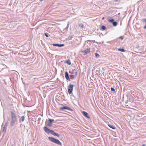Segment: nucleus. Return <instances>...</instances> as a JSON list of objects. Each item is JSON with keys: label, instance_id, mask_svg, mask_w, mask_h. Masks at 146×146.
<instances>
[{"label": "nucleus", "instance_id": "18", "mask_svg": "<svg viewBox=\"0 0 146 146\" xmlns=\"http://www.w3.org/2000/svg\"><path fill=\"white\" fill-rule=\"evenodd\" d=\"M54 120L51 119H49L48 120V121L50 123H51Z\"/></svg>", "mask_w": 146, "mask_h": 146}, {"label": "nucleus", "instance_id": "7", "mask_svg": "<svg viewBox=\"0 0 146 146\" xmlns=\"http://www.w3.org/2000/svg\"><path fill=\"white\" fill-rule=\"evenodd\" d=\"M65 76L66 80L70 81V80L69 77V74L67 72H66L65 73Z\"/></svg>", "mask_w": 146, "mask_h": 146}, {"label": "nucleus", "instance_id": "33", "mask_svg": "<svg viewBox=\"0 0 146 146\" xmlns=\"http://www.w3.org/2000/svg\"><path fill=\"white\" fill-rule=\"evenodd\" d=\"M144 28L146 29V25H145L144 27Z\"/></svg>", "mask_w": 146, "mask_h": 146}, {"label": "nucleus", "instance_id": "3", "mask_svg": "<svg viewBox=\"0 0 146 146\" xmlns=\"http://www.w3.org/2000/svg\"><path fill=\"white\" fill-rule=\"evenodd\" d=\"M73 87L74 85L72 84H70L68 86V91L69 94L72 93Z\"/></svg>", "mask_w": 146, "mask_h": 146}, {"label": "nucleus", "instance_id": "28", "mask_svg": "<svg viewBox=\"0 0 146 146\" xmlns=\"http://www.w3.org/2000/svg\"><path fill=\"white\" fill-rule=\"evenodd\" d=\"M5 128V127H3V130H2V132H4V131H5V128Z\"/></svg>", "mask_w": 146, "mask_h": 146}, {"label": "nucleus", "instance_id": "20", "mask_svg": "<svg viewBox=\"0 0 146 146\" xmlns=\"http://www.w3.org/2000/svg\"><path fill=\"white\" fill-rule=\"evenodd\" d=\"M108 21L112 23L114 21V19H109Z\"/></svg>", "mask_w": 146, "mask_h": 146}, {"label": "nucleus", "instance_id": "29", "mask_svg": "<svg viewBox=\"0 0 146 146\" xmlns=\"http://www.w3.org/2000/svg\"><path fill=\"white\" fill-rule=\"evenodd\" d=\"M142 21L143 22L146 23V19H143Z\"/></svg>", "mask_w": 146, "mask_h": 146}, {"label": "nucleus", "instance_id": "31", "mask_svg": "<svg viewBox=\"0 0 146 146\" xmlns=\"http://www.w3.org/2000/svg\"><path fill=\"white\" fill-rule=\"evenodd\" d=\"M119 38L121 40H122L123 39V37L122 36H120L119 37Z\"/></svg>", "mask_w": 146, "mask_h": 146}, {"label": "nucleus", "instance_id": "24", "mask_svg": "<svg viewBox=\"0 0 146 146\" xmlns=\"http://www.w3.org/2000/svg\"><path fill=\"white\" fill-rule=\"evenodd\" d=\"M111 90L112 92H115V89L112 87H111Z\"/></svg>", "mask_w": 146, "mask_h": 146}, {"label": "nucleus", "instance_id": "30", "mask_svg": "<svg viewBox=\"0 0 146 146\" xmlns=\"http://www.w3.org/2000/svg\"><path fill=\"white\" fill-rule=\"evenodd\" d=\"M50 123H48L47 125V126H51V125H50Z\"/></svg>", "mask_w": 146, "mask_h": 146}, {"label": "nucleus", "instance_id": "14", "mask_svg": "<svg viewBox=\"0 0 146 146\" xmlns=\"http://www.w3.org/2000/svg\"><path fill=\"white\" fill-rule=\"evenodd\" d=\"M118 50L119 51L123 52H124L125 51L124 49L123 48H119L118 49Z\"/></svg>", "mask_w": 146, "mask_h": 146}, {"label": "nucleus", "instance_id": "19", "mask_svg": "<svg viewBox=\"0 0 146 146\" xmlns=\"http://www.w3.org/2000/svg\"><path fill=\"white\" fill-rule=\"evenodd\" d=\"M95 55L96 57L97 58H98L100 56V55L97 53H96L95 54Z\"/></svg>", "mask_w": 146, "mask_h": 146}, {"label": "nucleus", "instance_id": "10", "mask_svg": "<svg viewBox=\"0 0 146 146\" xmlns=\"http://www.w3.org/2000/svg\"><path fill=\"white\" fill-rule=\"evenodd\" d=\"M54 46H58V47H62L64 46V45L63 44H53Z\"/></svg>", "mask_w": 146, "mask_h": 146}, {"label": "nucleus", "instance_id": "16", "mask_svg": "<svg viewBox=\"0 0 146 146\" xmlns=\"http://www.w3.org/2000/svg\"><path fill=\"white\" fill-rule=\"evenodd\" d=\"M72 38H73V36L71 35L70 36L68 37V38H66V40H71Z\"/></svg>", "mask_w": 146, "mask_h": 146}, {"label": "nucleus", "instance_id": "11", "mask_svg": "<svg viewBox=\"0 0 146 146\" xmlns=\"http://www.w3.org/2000/svg\"><path fill=\"white\" fill-rule=\"evenodd\" d=\"M72 74L76 75V76L77 74V71L76 69H73Z\"/></svg>", "mask_w": 146, "mask_h": 146}, {"label": "nucleus", "instance_id": "15", "mask_svg": "<svg viewBox=\"0 0 146 146\" xmlns=\"http://www.w3.org/2000/svg\"><path fill=\"white\" fill-rule=\"evenodd\" d=\"M112 23L114 27L116 26L117 25V23L116 21H114Z\"/></svg>", "mask_w": 146, "mask_h": 146}, {"label": "nucleus", "instance_id": "2", "mask_svg": "<svg viewBox=\"0 0 146 146\" xmlns=\"http://www.w3.org/2000/svg\"><path fill=\"white\" fill-rule=\"evenodd\" d=\"M49 141L56 144L58 145H61V142L58 139H56L54 137H49L48 138Z\"/></svg>", "mask_w": 146, "mask_h": 146}, {"label": "nucleus", "instance_id": "9", "mask_svg": "<svg viewBox=\"0 0 146 146\" xmlns=\"http://www.w3.org/2000/svg\"><path fill=\"white\" fill-rule=\"evenodd\" d=\"M50 133L54 136H56L58 137H59L60 136V135L56 133L53 130H52Z\"/></svg>", "mask_w": 146, "mask_h": 146}, {"label": "nucleus", "instance_id": "8", "mask_svg": "<svg viewBox=\"0 0 146 146\" xmlns=\"http://www.w3.org/2000/svg\"><path fill=\"white\" fill-rule=\"evenodd\" d=\"M82 114L86 117L90 119V117L89 116L88 113L85 111H83L82 112Z\"/></svg>", "mask_w": 146, "mask_h": 146}, {"label": "nucleus", "instance_id": "12", "mask_svg": "<svg viewBox=\"0 0 146 146\" xmlns=\"http://www.w3.org/2000/svg\"><path fill=\"white\" fill-rule=\"evenodd\" d=\"M108 125L109 127L113 129H116V127L115 126L113 125H111L110 124H108Z\"/></svg>", "mask_w": 146, "mask_h": 146}, {"label": "nucleus", "instance_id": "4", "mask_svg": "<svg viewBox=\"0 0 146 146\" xmlns=\"http://www.w3.org/2000/svg\"><path fill=\"white\" fill-rule=\"evenodd\" d=\"M59 109L61 110H68L71 111H73V110L70 108L66 106L60 107Z\"/></svg>", "mask_w": 146, "mask_h": 146}, {"label": "nucleus", "instance_id": "6", "mask_svg": "<svg viewBox=\"0 0 146 146\" xmlns=\"http://www.w3.org/2000/svg\"><path fill=\"white\" fill-rule=\"evenodd\" d=\"M90 48H87L86 49L82 51V52L84 53V55H86L90 52Z\"/></svg>", "mask_w": 146, "mask_h": 146}, {"label": "nucleus", "instance_id": "5", "mask_svg": "<svg viewBox=\"0 0 146 146\" xmlns=\"http://www.w3.org/2000/svg\"><path fill=\"white\" fill-rule=\"evenodd\" d=\"M44 129L45 131L48 133H51V132L52 130L48 129L47 127L46 126H45L44 127Z\"/></svg>", "mask_w": 146, "mask_h": 146}, {"label": "nucleus", "instance_id": "17", "mask_svg": "<svg viewBox=\"0 0 146 146\" xmlns=\"http://www.w3.org/2000/svg\"><path fill=\"white\" fill-rule=\"evenodd\" d=\"M101 29L102 30H104L106 29V27L104 25H102L101 27Z\"/></svg>", "mask_w": 146, "mask_h": 146}, {"label": "nucleus", "instance_id": "34", "mask_svg": "<svg viewBox=\"0 0 146 146\" xmlns=\"http://www.w3.org/2000/svg\"><path fill=\"white\" fill-rule=\"evenodd\" d=\"M113 0L115 1V2H117L118 1V0Z\"/></svg>", "mask_w": 146, "mask_h": 146}, {"label": "nucleus", "instance_id": "25", "mask_svg": "<svg viewBox=\"0 0 146 146\" xmlns=\"http://www.w3.org/2000/svg\"><path fill=\"white\" fill-rule=\"evenodd\" d=\"M44 35L47 37H49V36H48L47 33H44Z\"/></svg>", "mask_w": 146, "mask_h": 146}, {"label": "nucleus", "instance_id": "22", "mask_svg": "<svg viewBox=\"0 0 146 146\" xmlns=\"http://www.w3.org/2000/svg\"><path fill=\"white\" fill-rule=\"evenodd\" d=\"M79 26L81 27L82 29H83L84 27V26L82 23L80 24L79 25Z\"/></svg>", "mask_w": 146, "mask_h": 146}, {"label": "nucleus", "instance_id": "37", "mask_svg": "<svg viewBox=\"0 0 146 146\" xmlns=\"http://www.w3.org/2000/svg\"><path fill=\"white\" fill-rule=\"evenodd\" d=\"M104 17H103V18L102 19H104Z\"/></svg>", "mask_w": 146, "mask_h": 146}, {"label": "nucleus", "instance_id": "21", "mask_svg": "<svg viewBox=\"0 0 146 146\" xmlns=\"http://www.w3.org/2000/svg\"><path fill=\"white\" fill-rule=\"evenodd\" d=\"M21 119L22 122H23L25 120V117L24 116H22L21 117Z\"/></svg>", "mask_w": 146, "mask_h": 146}, {"label": "nucleus", "instance_id": "23", "mask_svg": "<svg viewBox=\"0 0 146 146\" xmlns=\"http://www.w3.org/2000/svg\"><path fill=\"white\" fill-rule=\"evenodd\" d=\"M76 75H75L74 74H73V75H70V77L72 78H74V77H76Z\"/></svg>", "mask_w": 146, "mask_h": 146}, {"label": "nucleus", "instance_id": "35", "mask_svg": "<svg viewBox=\"0 0 146 146\" xmlns=\"http://www.w3.org/2000/svg\"><path fill=\"white\" fill-rule=\"evenodd\" d=\"M142 146H145V144H143L142 145Z\"/></svg>", "mask_w": 146, "mask_h": 146}, {"label": "nucleus", "instance_id": "32", "mask_svg": "<svg viewBox=\"0 0 146 146\" xmlns=\"http://www.w3.org/2000/svg\"><path fill=\"white\" fill-rule=\"evenodd\" d=\"M96 72H98V73H99V74H100V70H97L96 71Z\"/></svg>", "mask_w": 146, "mask_h": 146}, {"label": "nucleus", "instance_id": "27", "mask_svg": "<svg viewBox=\"0 0 146 146\" xmlns=\"http://www.w3.org/2000/svg\"><path fill=\"white\" fill-rule=\"evenodd\" d=\"M69 22H68V23L67 24V27H66V28H65V29H67L68 28V27H69Z\"/></svg>", "mask_w": 146, "mask_h": 146}, {"label": "nucleus", "instance_id": "36", "mask_svg": "<svg viewBox=\"0 0 146 146\" xmlns=\"http://www.w3.org/2000/svg\"><path fill=\"white\" fill-rule=\"evenodd\" d=\"M43 0H40V1L41 2V1H42Z\"/></svg>", "mask_w": 146, "mask_h": 146}, {"label": "nucleus", "instance_id": "26", "mask_svg": "<svg viewBox=\"0 0 146 146\" xmlns=\"http://www.w3.org/2000/svg\"><path fill=\"white\" fill-rule=\"evenodd\" d=\"M8 122H6L5 124V126H4V127H5V128H6L7 127V125H8Z\"/></svg>", "mask_w": 146, "mask_h": 146}, {"label": "nucleus", "instance_id": "1", "mask_svg": "<svg viewBox=\"0 0 146 146\" xmlns=\"http://www.w3.org/2000/svg\"><path fill=\"white\" fill-rule=\"evenodd\" d=\"M10 116L11 121L10 123L11 127L13 126L16 123L18 122V115L15 111H11L10 112Z\"/></svg>", "mask_w": 146, "mask_h": 146}, {"label": "nucleus", "instance_id": "13", "mask_svg": "<svg viewBox=\"0 0 146 146\" xmlns=\"http://www.w3.org/2000/svg\"><path fill=\"white\" fill-rule=\"evenodd\" d=\"M65 63L67 64L68 65H70L71 64V63L69 59L66 61Z\"/></svg>", "mask_w": 146, "mask_h": 146}]
</instances>
